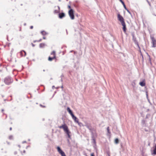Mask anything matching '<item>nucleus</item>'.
Listing matches in <instances>:
<instances>
[{
    "label": "nucleus",
    "instance_id": "412c9836",
    "mask_svg": "<svg viewBox=\"0 0 156 156\" xmlns=\"http://www.w3.org/2000/svg\"><path fill=\"white\" fill-rule=\"evenodd\" d=\"M44 46V44L43 43H41L39 45V46L40 48H43Z\"/></svg>",
    "mask_w": 156,
    "mask_h": 156
},
{
    "label": "nucleus",
    "instance_id": "f8f14e48",
    "mask_svg": "<svg viewBox=\"0 0 156 156\" xmlns=\"http://www.w3.org/2000/svg\"><path fill=\"white\" fill-rule=\"evenodd\" d=\"M20 54L21 56H25L26 55V52L25 51L22 50L20 51Z\"/></svg>",
    "mask_w": 156,
    "mask_h": 156
},
{
    "label": "nucleus",
    "instance_id": "7ed1b4c3",
    "mask_svg": "<svg viewBox=\"0 0 156 156\" xmlns=\"http://www.w3.org/2000/svg\"><path fill=\"white\" fill-rule=\"evenodd\" d=\"M85 125L84 126H85L87 127L91 132L92 133L93 131L94 130V129L92 127L90 123H88L87 122H85Z\"/></svg>",
    "mask_w": 156,
    "mask_h": 156
},
{
    "label": "nucleus",
    "instance_id": "20e7f679",
    "mask_svg": "<svg viewBox=\"0 0 156 156\" xmlns=\"http://www.w3.org/2000/svg\"><path fill=\"white\" fill-rule=\"evenodd\" d=\"M68 13L71 19L72 20H73L74 18L73 10L72 9H70Z\"/></svg>",
    "mask_w": 156,
    "mask_h": 156
},
{
    "label": "nucleus",
    "instance_id": "c9c22d12",
    "mask_svg": "<svg viewBox=\"0 0 156 156\" xmlns=\"http://www.w3.org/2000/svg\"><path fill=\"white\" fill-rule=\"evenodd\" d=\"M148 4L150 6H151V4L150 3V2H148Z\"/></svg>",
    "mask_w": 156,
    "mask_h": 156
},
{
    "label": "nucleus",
    "instance_id": "1a4fd4ad",
    "mask_svg": "<svg viewBox=\"0 0 156 156\" xmlns=\"http://www.w3.org/2000/svg\"><path fill=\"white\" fill-rule=\"evenodd\" d=\"M72 117V119L74 120L75 122L77 123H78L79 122V119L77 118L74 115Z\"/></svg>",
    "mask_w": 156,
    "mask_h": 156
},
{
    "label": "nucleus",
    "instance_id": "4c0bfd02",
    "mask_svg": "<svg viewBox=\"0 0 156 156\" xmlns=\"http://www.w3.org/2000/svg\"><path fill=\"white\" fill-rule=\"evenodd\" d=\"M41 39H40V40L38 41V42H40V41H41Z\"/></svg>",
    "mask_w": 156,
    "mask_h": 156
},
{
    "label": "nucleus",
    "instance_id": "a878e982",
    "mask_svg": "<svg viewBox=\"0 0 156 156\" xmlns=\"http://www.w3.org/2000/svg\"><path fill=\"white\" fill-rule=\"evenodd\" d=\"M92 140L94 143H95V140L93 137H92Z\"/></svg>",
    "mask_w": 156,
    "mask_h": 156
},
{
    "label": "nucleus",
    "instance_id": "4468645a",
    "mask_svg": "<svg viewBox=\"0 0 156 156\" xmlns=\"http://www.w3.org/2000/svg\"><path fill=\"white\" fill-rule=\"evenodd\" d=\"M133 40L136 44H138V42H137L136 38L134 37L133 35Z\"/></svg>",
    "mask_w": 156,
    "mask_h": 156
},
{
    "label": "nucleus",
    "instance_id": "c03bdc74",
    "mask_svg": "<svg viewBox=\"0 0 156 156\" xmlns=\"http://www.w3.org/2000/svg\"><path fill=\"white\" fill-rule=\"evenodd\" d=\"M68 142L69 141V140H68Z\"/></svg>",
    "mask_w": 156,
    "mask_h": 156
},
{
    "label": "nucleus",
    "instance_id": "ea45409f",
    "mask_svg": "<svg viewBox=\"0 0 156 156\" xmlns=\"http://www.w3.org/2000/svg\"><path fill=\"white\" fill-rule=\"evenodd\" d=\"M3 111H4V110H3V109H2V112H3Z\"/></svg>",
    "mask_w": 156,
    "mask_h": 156
},
{
    "label": "nucleus",
    "instance_id": "f257e3e1",
    "mask_svg": "<svg viewBox=\"0 0 156 156\" xmlns=\"http://www.w3.org/2000/svg\"><path fill=\"white\" fill-rule=\"evenodd\" d=\"M58 127L60 129H63L64 132L67 135L68 137L70 138H71L69 134L70 133V132L69 131L67 126L64 123L61 126H59Z\"/></svg>",
    "mask_w": 156,
    "mask_h": 156
},
{
    "label": "nucleus",
    "instance_id": "423d86ee",
    "mask_svg": "<svg viewBox=\"0 0 156 156\" xmlns=\"http://www.w3.org/2000/svg\"><path fill=\"white\" fill-rule=\"evenodd\" d=\"M58 151L61 155V156H66L65 153L60 148V147L58 146L57 147Z\"/></svg>",
    "mask_w": 156,
    "mask_h": 156
},
{
    "label": "nucleus",
    "instance_id": "2f4dec72",
    "mask_svg": "<svg viewBox=\"0 0 156 156\" xmlns=\"http://www.w3.org/2000/svg\"><path fill=\"white\" fill-rule=\"evenodd\" d=\"M40 106H41V107H45V106H43L42 105H40Z\"/></svg>",
    "mask_w": 156,
    "mask_h": 156
},
{
    "label": "nucleus",
    "instance_id": "72a5a7b5",
    "mask_svg": "<svg viewBox=\"0 0 156 156\" xmlns=\"http://www.w3.org/2000/svg\"><path fill=\"white\" fill-rule=\"evenodd\" d=\"M32 46H33V47H34V46H35L34 44H32Z\"/></svg>",
    "mask_w": 156,
    "mask_h": 156
},
{
    "label": "nucleus",
    "instance_id": "9d476101",
    "mask_svg": "<svg viewBox=\"0 0 156 156\" xmlns=\"http://www.w3.org/2000/svg\"><path fill=\"white\" fill-rule=\"evenodd\" d=\"M67 111L68 112L69 114L71 115L72 116L74 115L72 111L70 110V108L69 107H68L67 109Z\"/></svg>",
    "mask_w": 156,
    "mask_h": 156
},
{
    "label": "nucleus",
    "instance_id": "b1692460",
    "mask_svg": "<svg viewBox=\"0 0 156 156\" xmlns=\"http://www.w3.org/2000/svg\"><path fill=\"white\" fill-rule=\"evenodd\" d=\"M107 131H108V133H110V130H109V127H108L107 128Z\"/></svg>",
    "mask_w": 156,
    "mask_h": 156
},
{
    "label": "nucleus",
    "instance_id": "9b49d317",
    "mask_svg": "<svg viewBox=\"0 0 156 156\" xmlns=\"http://www.w3.org/2000/svg\"><path fill=\"white\" fill-rule=\"evenodd\" d=\"M65 16V15L64 13L62 12L61 13H59V17L60 19H62L63 17H64Z\"/></svg>",
    "mask_w": 156,
    "mask_h": 156
},
{
    "label": "nucleus",
    "instance_id": "dca6fc26",
    "mask_svg": "<svg viewBox=\"0 0 156 156\" xmlns=\"http://www.w3.org/2000/svg\"><path fill=\"white\" fill-rule=\"evenodd\" d=\"M55 58V56H53V57H49L48 58V60L49 61H51L53 59Z\"/></svg>",
    "mask_w": 156,
    "mask_h": 156
},
{
    "label": "nucleus",
    "instance_id": "cd10ccee",
    "mask_svg": "<svg viewBox=\"0 0 156 156\" xmlns=\"http://www.w3.org/2000/svg\"><path fill=\"white\" fill-rule=\"evenodd\" d=\"M145 121L144 120H142V124H144L145 123Z\"/></svg>",
    "mask_w": 156,
    "mask_h": 156
},
{
    "label": "nucleus",
    "instance_id": "ddd939ff",
    "mask_svg": "<svg viewBox=\"0 0 156 156\" xmlns=\"http://www.w3.org/2000/svg\"><path fill=\"white\" fill-rule=\"evenodd\" d=\"M58 9L55 10L54 11V13H57L59 12V11L60 8L59 6H57Z\"/></svg>",
    "mask_w": 156,
    "mask_h": 156
},
{
    "label": "nucleus",
    "instance_id": "0eeeda50",
    "mask_svg": "<svg viewBox=\"0 0 156 156\" xmlns=\"http://www.w3.org/2000/svg\"><path fill=\"white\" fill-rule=\"evenodd\" d=\"M151 43L152 44V47L154 48L156 47V40L154 37H151Z\"/></svg>",
    "mask_w": 156,
    "mask_h": 156
},
{
    "label": "nucleus",
    "instance_id": "79ce46f5",
    "mask_svg": "<svg viewBox=\"0 0 156 156\" xmlns=\"http://www.w3.org/2000/svg\"><path fill=\"white\" fill-rule=\"evenodd\" d=\"M61 88H63V86H62L61 87Z\"/></svg>",
    "mask_w": 156,
    "mask_h": 156
},
{
    "label": "nucleus",
    "instance_id": "7c9ffc66",
    "mask_svg": "<svg viewBox=\"0 0 156 156\" xmlns=\"http://www.w3.org/2000/svg\"><path fill=\"white\" fill-rule=\"evenodd\" d=\"M33 27V26H31L30 27V28L31 29H32Z\"/></svg>",
    "mask_w": 156,
    "mask_h": 156
},
{
    "label": "nucleus",
    "instance_id": "f03ea898",
    "mask_svg": "<svg viewBox=\"0 0 156 156\" xmlns=\"http://www.w3.org/2000/svg\"><path fill=\"white\" fill-rule=\"evenodd\" d=\"M13 82V80L10 77H7L4 79L5 83L7 85H9Z\"/></svg>",
    "mask_w": 156,
    "mask_h": 156
},
{
    "label": "nucleus",
    "instance_id": "bb28decb",
    "mask_svg": "<svg viewBox=\"0 0 156 156\" xmlns=\"http://www.w3.org/2000/svg\"><path fill=\"white\" fill-rule=\"evenodd\" d=\"M126 9L127 12L129 13L130 14H131V12H130L126 8V9Z\"/></svg>",
    "mask_w": 156,
    "mask_h": 156
},
{
    "label": "nucleus",
    "instance_id": "4be33fe9",
    "mask_svg": "<svg viewBox=\"0 0 156 156\" xmlns=\"http://www.w3.org/2000/svg\"><path fill=\"white\" fill-rule=\"evenodd\" d=\"M119 140L118 138H116L115 140V142L116 144H118L119 143Z\"/></svg>",
    "mask_w": 156,
    "mask_h": 156
},
{
    "label": "nucleus",
    "instance_id": "39448f33",
    "mask_svg": "<svg viewBox=\"0 0 156 156\" xmlns=\"http://www.w3.org/2000/svg\"><path fill=\"white\" fill-rule=\"evenodd\" d=\"M117 18L118 20L121 22V23L125 22L123 18L119 14H118Z\"/></svg>",
    "mask_w": 156,
    "mask_h": 156
},
{
    "label": "nucleus",
    "instance_id": "6ab92c4d",
    "mask_svg": "<svg viewBox=\"0 0 156 156\" xmlns=\"http://www.w3.org/2000/svg\"><path fill=\"white\" fill-rule=\"evenodd\" d=\"M77 123L78 124V125L80 127L84 126V125H83L81 122H79Z\"/></svg>",
    "mask_w": 156,
    "mask_h": 156
},
{
    "label": "nucleus",
    "instance_id": "a211bd4d",
    "mask_svg": "<svg viewBox=\"0 0 156 156\" xmlns=\"http://www.w3.org/2000/svg\"><path fill=\"white\" fill-rule=\"evenodd\" d=\"M153 154H156V143L155 146L154 148L153 151Z\"/></svg>",
    "mask_w": 156,
    "mask_h": 156
},
{
    "label": "nucleus",
    "instance_id": "aec40b11",
    "mask_svg": "<svg viewBox=\"0 0 156 156\" xmlns=\"http://www.w3.org/2000/svg\"><path fill=\"white\" fill-rule=\"evenodd\" d=\"M41 33L43 35H44L47 34L46 32L44 31H41Z\"/></svg>",
    "mask_w": 156,
    "mask_h": 156
},
{
    "label": "nucleus",
    "instance_id": "37998d69",
    "mask_svg": "<svg viewBox=\"0 0 156 156\" xmlns=\"http://www.w3.org/2000/svg\"><path fill=\"white\" fill-rule=\"evenodd\" d=\"M43 71L44 72V71H45V70L44 69V70H43Z\"/></svg>",
    "mask_w": 156,
    "mask_h": 156
},
{
    "label": "nucleus",
    "instance_id": "6e6552de",
    "mask_svg": "<svg viewBox=\"0 0 156 156\" xmlns=\"http://www.w3.org/2000/svg\"><path fill=\"white\" fill-rule=\"evenodd\" d=\"M122 25L123 26V30L124 32H125L126 31V25L125 22L121 23Z\"/></svg>",
    "mask_w": 156,
    "mask_h": 156
},
{
    "label": "nucleus",
    "instance_id": "a19ab883",
    "mask_svg": "<svg viewBox=\"0 0 156 156\" xmlns=\"http://www.w3.org/2000/svg\"><path fill=\"white\" fill-rule=\"evenodd\" d=\"M147 2L148 3V2H149L148 0H147Z\"/></svg>",
    "mask_w": 156,
    "mask_h": 156
},
{
    "label": "nucleus",
    "instance_id": "393cba45",
    "mask_svg": "<svg viewBox=\"0 0 156 156\" xmlns=\"http://www.w3.org/2000/svg\"><path fill=\"white\" fill-rule=\"evenodd\" d=\"M9 139L10 140H12L13 139V136L12 135L10 136H9Z\"/></svg>",
    "mask_w": 156,
    "mask_h": 156
},
{
    "label": "nucleus",
    "instance_id": "e433bc0d",
    "mask_svg": "<svg viewBox=\"0 0 156 156\" xmlns=\"http://www.w3.org/2000/svg\"><path fill=\"white\" fill-rule=\"evenodd\" d=\"M43 39H46V38L45 37H43Z\"/></svg>",
    "mask_w": 156,
    "mask_h": 156
},
{
    "label": "nucleus",
    "instance_id": "f3484780",
    "mask_svg": "<svg viewBox=\"0 0 156 156\" xmlns=\"http://www.w3.org/2000/svg\"><path fill=\"white\" fill-rule=\"evenodd\" d=\"M120 1L121 2L122 4L123 5V6L125 9H126V5L125 4L124 2L122 0H120Z\"/></svg>",
    "mask_w": 156,
    "mask_h": 156
},
{
    "label": "nucleus",
    "instance_id": "2eb2a0df",
    "mask_svg": "<svg viewBox=\"0 0 156 156\" xmlns=\"http://www.w3.org/2000/svg\"><path fill=\"white\" fill-rule=\"evenodd\" d=\"M139 84L142 87H144L145 85V83L144 81L140 82Z\"/></svg>",
    "mask_w": 156,
    "mask_h": 156
},
{
    "label": "nucleus",
    "instance_id": "58836bf2",
    "mask_svg": "<svg viewBox=\"0 0 156 156\" xmlns=\"http://www.w3.org/2000/svg\"><path fill=\"white\" fill-rule=\"evenodd\" d=\"M55 87V86H52V88H53V87Z\"/></svg>",
    "mask_w": 156,
    "mask_h": 156
},
{
    "label": "nucleus",
    "instance_id": "c85d7f7f",
    "mask_svg": "<svg viewBox=\"0 0 156 156\" xmlns=\"http://www.w3.org/2000/svg\"><path fill=\"white\" fill-rule=\"evenodd\" d=\"M91 156H94V153H92L90 154Z\"/></svg>",
    "mask_w": 156,
    "mask_h": 156
},
{
    "label": "nucleus",
    "instance_id": "f704fd0d",
    "mask_svg": "<svg viewBox=\"0 0 156 156\" xmlns=\"http://www.w3.org/2000/svg\"><path fill=\"white\" fill-rule=\"evenodd\" d=\"M10 129V130H12V127H10V129Z\"/></svg>",
    "mask_w": 156,
    "mask_h": 156
},
{
    "label": "nucleus",
    "instance_id": "c756f323",
    "mask_svg": "<svg viewBox=\"0 0 156 156\" xmlns=\"http://www.w3.org/2000/svg\"><path fill=\"white\" fill-rule=\"evenodd\" d=\"M68 8L69 9H71V6H70V5H68Z\"/></svg>",
    "mask_w": 156,
    "mask_h": 156
},
{
    "label": "nucleus",
    "instance_id": "5701e85b",
    "mask_svg": "<svg viewBox=\"0 0 156 156\" xmlns=\"http://www.w3.org/2000/svg\"><path fill=\"white\" fill-rule=\"evenodd\" d=\"M51 55H53V56H55V51H53L51 53Z\"/></svg>",
    "mask_w": 156,
    "mask_h": 156
},
{
    "label": "nucleus",
    "instance_id": "473e14b6",
    "mask_svg": "<svg viewBox=\"0 0 156 156\" xmlns=\"http://www.w3.org/2000/svg\"><path fill=\"white\" fill-rule=\"evenodd\" d=\"M26 141H23V143H26Z\"/></svg>",
    "mask_w": 156,
    "mask_h": 156
}]
</instances>
